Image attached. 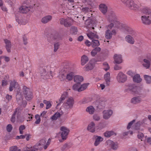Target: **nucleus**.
<instances>
[{"instance_id": "40", "label": "nucleus", "mask_w": 151, "mask_h": 151, "mask_svg": "<svg viewBox=\"0 0 151 151\" xmlns=\"http://www.w3.org/2000/svg\"><path fill=\"white\" fill-rule=\"evenodd\" d=\"M77 32L78 30L77 27H72L70 28V33L72 35L76 34L77 33Z\"/></svg>"}, {"instance_id": "58", "label": "nucleus", "mask_w": 151, "mask_h": 151, "mask_svg": "<svg viewBox=\"0 0 151 151\" xmlns=\"http://www.w3.org/2000/svg\"><path fill=\"white\" fill-rule=\"evenodd\" d=\"M2 59H4V60L6 62H8L10 60V58L9 57L5 56H1Z\"/></svg>"}, {"instance_id": "20", "label": "nucleus", "mask_w": 151, "mask_h": 151, "mask_svg": "<svg viewBox=\"0 0 151 151\" xmlns=\"http://www.w3.org/2000/svg\"><path fill=\"white\" fill-rule=\"evenodd\" d=\"M19 85L15 80L11 82L9 87V90L10 91H12L14 88L19 89Z\"/></svg>"}, {"instance_id": "38", "label": "nucleus", "mask_w": 151, "mask_h": 151, "mask_svg": "<svg viewBox=\"0 0 151 151\" xmlns=\"http://www.w3.org/2000/svg\"><path fill=\"white\" fill-rule=\"evenodd\" d=\"M86 111L88 112L90 114H92L93 113L95 109L92 106H90L87 108L86 109Z\"/></svg>"}, {"instance_id": "64", "label": "nucleus", "mask_w": 151, "mask_h": 151, "mask_svg": "<svg viewBox=\"0 0 151 151\" xmlns=\"http://www.w3.org/2000/svg\"><path fill=\"white\" fill-rule=\"evenodd\" d=\"M127 74L131 76H132L134 75L135 73L133 72L131 70H129L127 72Z\"/></svg>"}, {"instance_id": "6", "label": "nucleus", "mask_w": 151, "mask_h": 151, "mask_svg": "<svg viewBox=\"0 0 151 151\" xmlns=\"http://www.w3.org/2000/svg\"><path fill=\"white\" fill-rule=\"evenodd\" d=\"M40 78L41 80H46L52 77V71L47 72L44 68L40 69Z\"/></svg>"}, {"instance_id": "9", "label": "nucleus", "mask_w": 151, "mask_h": 151, "mask_svg": "<svg viewBox=\"0 0 151 151\" xmlns=\"http://www.w3.org/2000/svg\"><path fill=\"white\" fill-rule=\"evenodd\" d=\"M73 20L71 18L68 17L66 19L63 18L60 19V22L61 24H63L66 27L70 26L73 24Z\"/></svg>"}, {"instance_id": "23", "label": "nucleus", "mask_w": 151, "mask_h": 151, "mask_svg": "<svg viewBox=\"0 0 151 151\" xmlns=\"http://www.w3.org/2000/svg\"><path fill=\"white\" fill-rule=\"evenodd\" d=\"M104 79L105 81V84L106 86H109L110 84V74L109 72H107L104 75Z\"/></svg>"}, {"instance_id": "41", "label": "nucleus", "mask_w": 151, "mask_h": 151, "mask_svg": "<svg viewBox=\"0 0 151 151\" xmlns=\"http://www.w3.org/2000/svg\"><path fill=\"white\" fill-rule=\"evenodd\" d=\"M104 134L105 137H110L114 135H116L115 133L112 131L106 132L104 133Z\"/></svg>"}, {"instance_id": "30", "label": "nucleus", "mask_w": 151, "mask_h": 151, "mask_svg": "<svg viewBox=\"0 0 151 151\" xmlns=\"http://www.w3.org/2000/svg\"><path fill=\"white\" fill-rule=\"evenodd\" d=\"M125 40L128 43L133 44L134 42V38L130 35H127L126 36L125 38Z\"/></svg>"}, {"instance_id": "8", "label": "nucleus", "mask_w": 151, "mask_h": 151, "mask_svg": "<svg viewBox=\"0 0 151 151\" xmlns=\"http://www.w3.org/2000/svg\"><path fill=\"white\" fill-rule=\"evenodd\" d=\"M23 94L27 100H31L32 97V93L31 90L27 86H24L23 88Z\"/></svg>"}, {"instance_id": "10", "label": "nucleus", "mask_w": 151, "mask_h": 151, "mask_svg": "<svg viewBox=\"0 0 151 151\" xmlns=\"http://www.w3.org/2000/svg\"><path fill=\"white\" fill-rule=\"evenodd\" d=\"M60 130L62 132L61 136L62 139L63 140H66L68 137V135L70 132L69 130L65 127H61Z\"/></svg>"}, {"instance_id": "61", "label": "nucleus", "mask_w": 151, "mask_h": 151, "mask_svg": "<svg viewBox=\"0 0 151 151\" xmlns=\"http://www.w3.org/2000/svg\"><path fill=\"white\" fill-rule=\"evenodd\" d=\"M93 119L96 121H98L99 120L100 118L99 116L96 114L94 115L93 116Z\"/></svg>"}, {"instance_id": "15", "label": "nucleus", "mask_w": 151, "mask_h": 151, "mask_svg": "<svg viewBox=\"0 0 151 151\" xmlns=\"http://www.w3.org/2000/svg\"><path fill=\"white\" fill-rule=\"evenodd\" d=\"M74 100L73 98L70 97L67 100L66 103L64 104L65 108L69 109L71 108L74 104Z\"/></svg>"}, {"instance_id": "14", "label": "nucleus", "mask_w": 151, "mask_h": 151, "mask_svg": "<svg viewBox=\"0 0 151 151\" xmlns=\"http://www.w3.org/2000/svg\"><path fill=\"white\" fill-rule=\"evenodd\" d=\"M118 81L119 83H124L127 80V76L122 72H120L116 78Z\"/></svg>"}, {"instance_id": "34", "label": "nucleus", "mask_w": 151, "mask_h": 151, "mask_svg": "<svg viewBox=\"0 0 151 151\" xmlns=\"http://www.w3.org/2000/svg\"><path fill=\"white\" fill-rule=\"evenodd\" d=\"M88 59L87 56L83 55L81 58V63L82 65H85L88 61Z\"/></svg>"}, {"instance_id": "18", "label": "nucleus", "mask_w": 151, "mask_h": 151, "mask_svg": "<svg viewBox=\"0 0 151 151\" xmlns=\"http://www.w3.org/2000/svg\"><path fill=\"white\" fill-rule=\"evenodd\" d=\"M103 117L105 119H109L113 114V111L109 109L104 110L103 112Z\"/></svg>"}, {"instance_id": "25", "label": "nucleus", "mask_w": 151, "mask_h": 151, "mask_svg": "<svg viewBox=\"0 0 151 151\" xmlns=\"http://www.w3.org/2000/svg\"><path fill=\"white\" fill-rule=\"evenodd\" d=\"M94 137L95 139L94 145L97 146L100 144L101 142L103 141V138L102 137L98 136H94Z\"/></svg>"}, {"instance_id": "17", "label": "nucleus", "mask_w": 151, "mask_h": 151, "mask_svg": "<svg viewBox=\"0 0 151 151\" xmlns=\"http://www.w3.org/2000/svg\"><path fill=\"white\" fill-rule=\"evenodd\" d=\"M19 109L18 108H17L15 109L14 113L12 115V116L11 118V121L12 122L14 123L15 122V115L17 114L18 115L17 116V121L18 122H22V120L20 119L21 117L19 115Z\"/></svg>"}, {"instance_id": "35", "label": "nucleus", "mask_w": 151, "mask_h": 151, "mask_svg": "<svg viewBox=\"0 0 151 151\" xmlns=\"http://www.w3.org/2000/svg\"><path fill=\"white\" fill-rule=\"evenodd\" d=\"M101 48L99 47H96L91 52V55L92 56H95L97 53L99 52L101 50Z\"/></svg>"}, {"instance_id": "1", "label": "nucleus", "mask_w": 151, "mask_h": 151, "mask_svg": "<svg viewBox=\"0 0 151 151\" xmlns=\"http://www.w3.org/2000/svg\"><path fill=\"white\" fill-rule=\"evenodd\" d=\"M108 21L110 23L106 26V27L108 29H111L114 26L115 28L120 29H125L128 34L131 35L134 38L136 36V32L128 26L121 23L114 13H112L109 16L108 19Z\"/></svg>"}, {"instance_id": "53", "label": "nucleus", "mask_w": 151, "mask_h": 151, "mask_svg": "<svg viewBox=\"0 0 151 151\" xmlns=\"http://www.w3.org/2000/svg\"><path fill=\"white\" fill-rule=\"evenodd\" d=\"M12 126L11 124H8L6 127L7 131L9 132H11L12 129Z\"/></svg>"}, {"instance_id": "33", "label": "nucleus", "mask_w": 151, "mask_h": 151, "mask_svg": "<svg viewBox=\"0 0 151 151\" xmlns=\"http://www.w3.org/2000/svg\"><path fill=\"white\" fill-rule=\"evenodd\" d=\"M133 80L134 82L138 83L141 82L142 80L140 75L138 74H136L134 76Z\"/></svg>"}, {"instance_id": "44", "label": "nucleus", "mask_w": 151, "mask_h": 151, "mask_svg": "<svg viewBox=\"0 0 151 151\" xmlns=\"http://www.w3.org/2000/svg\"><path fill=\"white\" fill-rule=\"evenodd\" d=\"M60 115L61 114L60 113L57 112L55 113L53 116H52L51 118L52 120H56L57 119V118L60 117Z\"/></svg>"}, {"instance_id": "31", "label": "nucleus", "mask_w": 151, "mask_h": 151, "mask_svg": "<svg viewBox=\"0 0 151 151\" xmlns=\"http://www.w3.org/2000/svg\"><path fill=\"white\" fill-rule=\"evenodd\" d=\"M64 71L62 72L61 73L59 74V78L60 81H67L66 78V74H65Z\"/></svg>"}, {"instance_id": "48", "label": "nucleus", "mask_w": 151, "mask_h": 151, "mask_svg": "<svg viewBox=\"0 0 151 151\" xmlns=\"http://www.w3.org/2000/svg\"><path fill=\"white\" fill-rule=\"evenodd\" d=\"M25 126L24 125H21L19 126V130L20 134H22L23 133V130L25 129Z\"/></svg>"}, {"instance_id": "59", "label": "nucleus", "mask_w": 151, "mask_h": 151, "mask_svg": "<svg viewBox=\"0 0 151 151\" xmlns=\"http://www.w3.org/2000/svg\"><path fill=\"white\" fill-rule=\"evenodd\" d=\"M45 143L46 140L45 139H41L40 141L39 145H43L45 144Z\"/></svg>"}, {"instance_id": "3", "label": "nucleus", "mask_w": 151, "mask_h": 151, "mask_svg": "<svg viewBox=\"0 0 151 151\" xmlns=\"http://www.w3.org/2000/svg\"><path fill=\"white\" fill-rule=\"evenodd\" d=\"M121 0L123 3L131 10L137 11L140 9V5L135 2L133 0Z\"/></svg>"}, {"instance_id": "21", "label": "nucleus", "mask_w": 151, "mask_h": 151, "mask_svg": "<svg viewBox=\"0 0 151 151\" xmlns=\"http://www.w3.org/2000/svg\"><path fill=\"white\" fill-rule=\"evenodd\" d=\"M107 145L114 150H116L118 147V144L117 142H114L111 140L107 141Z\"/></svg>"}, {"instance_id": "22", "label": "nucleus", "mask_w": 151, "mask_h": 151, "mask_svg": "<svg viewBox=\"0 0 151 151\" xmlns=\"http://www.w3.org/2000/svg\"><path fill=\"white\" fill-rule=\"evenodd\" d=\"M61 39V37L59 34L56 33L54 35H51L50 39L48 38L49 42H51V41L55 40H59Z\"/></svg>"}, {"instance_id": "51", "label": "nucleus", "mask_w": 151, "mask_h": 151, "mask_svg": "<svg viewBox=\"0 0 151 151\" xmlns=\"http://www.w3.org/2000/svg\"><path fill=\"white\" fill-rule=\"evenodd\" d=\"M98 88L99 89H101V90H103L105 88V85L104 84H98L97 85Z\"/></svg>"}, {"instance_id": "37", "label": "nucleus", "mask_w": 151, "mask_h": 151, "mask_svg": "<svg viewBox=\"0 0 151 151\" xmlns=\"http://www.w3.org/2000/svg\"><path fill=\"white\" fill-rule=\"evenodd\" d=\"M94 67V65L89 62L86 65L85 70L86 71L91 70Z\"/></svg>"}, {"instance_id": "26", "label": "nucleus", "mask_w": 151, "mask_h": 151, "mask_svg": "<svg viewBox=\"0 0 151 151\" xmlns=\"http://www.w3.org/2000/svg\"><path fill=\"white\" fill-rule=\"evenodd\" d=\"M83 80V77L81 76L76 75L74 77V81L77 83L80 84Z\"/></svg>"}, {"instance_id": "4", "label": "nucleus", "mask_w": 151, "mask_h": 151, "mask_svg": "<svg viewBox=\"0 0 151 151\" xmlns=\"http://www.w3.org/2000/svg\"><path fill=\"white\" fill-rule=\"evenodd\" d=\"M74 68L71 66H66L64 68L62 71H64L66 73V78L67 81H72L74 77V73L73 72Z\"/></svg>"}, {"instance_id": "13", "label": "nucleus", "mask_w": 151, "mask_h": 151, "mask_svg": "<svg viewBox=\"0 0 151 151\" xmlns=\"http://www.w3.org/2000/svg\"><path fill=\"white\" fill-rule=\"evenodd\" d=\"M116 31L115 29H113L111 30L107 29L105 32V37L107 39H111L112 36L116 35Z\"/></svg>"}, {"instance_id": "29", "label": "nucleus", "mask_w": 151, "mask_h": 151, "mask_svg": "<svg viewBox=\"0 0 151 151\" xmlns=\"http://www.w3.org/2000/svg\"><path fill=\"white\" fill-rule=\"evenodd\" d=\"M52 19V16L51 15H47L43 17L42 19V22L44 24L50 21Z\"/></svg>"}, {"instance_id": "46", "label": "nucleus", "mask_w": 151, "mask_h": 151, "mask_svg": "<svg viewBox=\"0 0 151 151\" xmlns=\"http://www.w3.org/2000/svg\"><path fill=\"white\" fill-rule=\"evenodd\" d=\"M35 118L36 120L35 122V123L37 124H39L41 121L40 116L39 114H36L35 115Z\"/></svg>"}, {"instance_id": "39", "label": "nucleus", "mask_w": 151, "mask_h": 151, "mask_svg": "<svg viewBox=\"0 0 151 151\" xmlns=\"http://www.w3.org/2000/svg\"><path fill=\"white\" fill-rule=\"evenodd\" d=\"M88 84V83H84L81 85L79 89V92H81L85 90L87 88Z\"/></svg>"}, {"instance_id": "50", "label": "nucleus", "mask_w": 151, "mask_h": 151, "mask_svg": "<svg viewBox=\"0 0 151 151\" xmlns=\"http://www.w3.org/2000/svg\"><path fill=\"white\" fill-rule=\"evenodd\" d=\"M60 45L58 42L55 43L54 45V51L55 52L57 51Z\"/></svg>"}, {"instance_id": "62", "label": "nucleus", "mask_w": 151, "mask_h": 151, "mask_svg": "<svg viewBox=\"0 0 151 151\" xmlns=\"http://www.w3.org/2000/svg\"><path fill=\"white\" fill-rule=\"evenodd\" d=\"M27 37L26 36L24 35L23 37V41L24 42V44L25 45H26L27 43Z\"/></svg>"}, {"instance_id": "5", "label": "nucleus", "mask_w": 151, "mask_h": 151, "mask_svg": "<svg viewBox=\"0 0 151 151\" xmlns=\"http://www.w3.org/2000/svg\"><path fill=\"white\" fill-rule=\"evenodd\" d=\"M139 87L135 86L134 85L129 84L125 86V91L132 93L134 95L139 94Z\"/></svg>"}, {"instance_id": "19", "label": "nucleus", "mask_w": 151, "mask_h": 151, "mask_svg": "<svg viewBox=\"0 0 151 151\" xmlns=\"http://www.w3.org/2000/svg\"><path fill=\"white\" fill-rule=\"evenodd\" d=\"M99 8L101 12L104 14H105L107 12L108 7L105 4H100L99 6Z\"/></svg>"}, {"instance_id": "63", "label": "nucleus", "mask_w": 151, "mask_h": 151, "mask_svg": "<svg viewBox=\"0 0 151 151\" xmlns=\"http://www.w3.org/2000/svg\"><path fill=\"white\" fill-rule=\"evenodd\" d=\"M7 81L6 80H2V86H6L7 84Z\"/></svg>"}, {"instance_id": "24", "label": "nucleus", "mask_w": 151, "mask_h": 151, "mask_svg": "<svg viewBox=\"0 0 151 151\" xmlns=\"http://www.w3.org/2000/svg\"><path fill=\"white\" fill-rule=\"evenodd\" d=\"M114 59L115 63L119 64L122 62V59L121 55L115 54L114 56Z\"/></svg>"}, {"instance_id": "32", "label": "nucleus", "mask_w": 151, "mask_h": 151, "mask_svg": "<svg viewBox=\"0 0 151 151\" xmlns=\"http://www.w3.org/2000/svg\"><path fill=\"white\" fill-rule=\"evenodd\" d=\"M141 101V99L139 96L134 97L131 100V102L133 104H137L139 103Z\"/></svg>"}, {"instance_id": "60", "label": "nucleus", "mask_w": 151, "mask_h": 151, "mask_svg": "<svg viewBox=\"0 0 151 151\" xmlns=\"http://www.w3.org/2000/svg\"><path fill=\"white\" fill-rule=\"evenodd\" d=\"M135 121V120H133L132 121L130 122L128 124L127 126V129H129L131 128V127Z\"/></svg>"}, {"instance_id": "47", "label": "nucleus", "mask_w": 151, "mask_h": 151, "mask_svg": "<svg viewBox=\"0 0 151 151\" xmlns=\"http://www.w3.org/2000/svg\"><path fill=\"white\" fill-rule=\"evenodd\" d=\"M143 122L142 121H139L136 124L135 126V129H139V127L143 125Z\"/></svg>"}, {"instance_id": "42", "label": "nucleus", "mask_w": 151, "mask_h": 151, "mask_svg": "<svg viewBox=\"0 0 151 151\" xmlns=\"http://www.w3.org/2000/svg\"><path fill=\"white\" fill-rule=\"evenodd\" d=\"M92 45L93 47L99 46L100 45L99 41L98 40L93 39L92 40Z\"/></svg>"}, {"instance_id": "28", "label": "nucleus", "mask_w": 151, "mask_h": 151, "mask_svg": "<svg viewBox=\"0 0 151 151\" xmlns=\"http://www.w3.org/2000/svg\"><path fill=\"white\" fill-rule=\"evenodd\" d=\"M87 35L89 38L91 40H93L95 39H98V36L96 35V32H89L87 34Z\"/></svg>"}, {"instance_id": "11", "label": "nucleus", "mask_w": 151, "mask_h": 151, "mask_svg": "<svg viewBox=\"0 0 151 151\" xmlns=\"http://www.w3.org/2000/svg\"><path fill=\"white\" fill-rule=\"evenodd\" d=\"M101 125L99 124L98 126L96 127L95 126V124L93 122H91L90 123L87 128V130L91 132H95L96 129H100L102 128L100 127Z\"/></svg>"}, {"instance_id": "45", "label": "nucleus", "mask_w": 151, "mask_h": 151, "mask_svg": "<svg viewBox=\"0 0 151 151\" xmlns=\"http://www.w3.org/2000/svg\"><path fill=\"white\" fill-rule=\"evenodd\" d=\"M78 83H76L74 84L73 86V89L75 91H77L79 92V89L80 87V85Z\"/></svg>"}, {"instance_id": "55", "label": "nucleus", "mask_w": 151, "mask_h": 151, "mask_svg": "<svg viewBox=\"0 0 151 151\" xmlns=\"http://www.w3.org/2000/svg\"><path fill=\"white\" fill-rule=\"evenodd\" d=\"M69 145L67 144H65L63 145V146L61 148V150L62 151H64L69 148Z\"/></svg>"}, {"instance_id": "16", "label": "nucleus", "mask_w": 151, "mask_h": 151, "mask_svg": "<svg viewBox=\"0 0 151 151\" xmlns=\"http://www.w3.org/2000/svg\"><path fill=\"white\" fill-rule=\"evenodd\" d=\"M142 23L146 25H149L151 23V15L143 16L141 17Z\"/></svg>"}, {"instance_id": "49", "label": "nucleus", "mask_w": 151, "mask_h": 151, "mask_svg": "<svg viewBox=\"0 0 151 151\" xmlns=\"http://www.w3.org/2000/svg\"><path fill=\"white\" fill-rule=\"evenodd\" d=\"M103 65L104 66V69L106 71H107L109 69V67L108 64L107 62H105L103 63Z\"/></svg>"}, {"instance_id": "43", "label": "nucleus", "mask_w": 151, "mask_h": 151, "mask_svg": "<svg viewBox=\"0 0 151 151\" xmlns=\"http://www.w3.org/2000/svg\"><path fill=\"white\" fill-rule=\"evenodd\" d=\"M144 77L147 83H151V76L147 75H145Z\"/></svg>"}, {"instance_id": "52", "label": "nucleus", "mask_w": 151, "mask_h": 151, "mask_svg": "<svg viewBox=\"0 0 151 151\" xmlns=\"http://www.w3.org/2000/svg\"><path fill=\"white\" fill-rule=\"evenodd\" d=\"M6 2L8 3L9 4L12 6L15 3V0H4Z\"/></svg>"}, {"instance_id": "7", "label": "nucleus", "mask_w": 151, "mask_h": 151, "mask_svg": "<svg viewBox=\"0 0 151 151\" xmlns=\"http://www.w3.org/2000/svg\"><path fill=\"white\" fill-rule=\"evenodd\" d=\"M142 65L146 69L151 70V54H147L143 60Z\"/></svg>"}, {"instance_id": "27", "label": "nucleus", "mask_w": 151, "mask_h": 151, "mask_svg": "<svg viewBox=\"0 0 151 151\" xmlns=\"http://www.w3.org/2000/svg\"><path fill=\"white\" fill-rule=\"evenodd\" d=\"M4 42L6 44V47L7 51L8 52H10L11 47V44L10 41L7 39H5L4 40Z\"/></svg>"}, {"instance_id": "12", "label": "nucleus", "mask_w": 151, "mask_h": 151, "mask_svg": "<svg viewBox=\"0 0 151 151\" xmlns=\"http://www.w3.org/2000/svg\"><path fill=\"white\" fill-rule=\"evenodd\" d=\"M17 101L18 104L21 107H25L27 105V102L26 101L23 100L22 97L21 95L19 94V93L16 96Z\"/></svg>"}, {"instance_id": "56", "label": "nucleus", "mask_w": 151, "mask_h": 151, "mask_svg": "<svg viewBox=\"0 0 151 151\" xmlns=\"http://www.w3.org/2000/svg\"><path fill=\"white\" fill-rule=\"evenodd\" d=\"M137 136L138 138L141 139V140H142V139L144 138V135L142 133L139 132Z\"/></svg>"}, {"instance_id": "2", "label": "nucleus", "mask_w": 151, "mask_h": 151, "mask_svg": "<svg viewBox=\"0 0 151 151\" xmlns=\"http://www.w3.org/2000/svg\"><path fill=\"white\" fill-rule=\"evenodd\" d=\"M36 5L33 0L25 1L19 7V11L21 13H26L29 11L30 9L36 7Z\"/></svg>"}, {"instance_id": "36", "label": "nucleus", "mask_w": 151, "mask_h": 151, "mask_svg": "<svg viewBox=\"0 0 151 151\" xmlns=\"http://www.w3.org/2000/svg\"><path fill=\"white\" fill-rule=\"evenodd\" d=\"M68 95V93L67 92H64L63 93V94L62 95L60 99H59V101L60 103L63 102L65 98L67 97Z\"/></svg>"}, {"instance_id": "57", "label": "nucleus", "mask_w": 151, "mask_h": 151, "mask_svg": "<svg viewBox=\"0 0 151 151\" xmlns=\"http://www.w3.org/2000/svg\"><path fill=\"white\" fill-rule=\"evenodd\" d=\"M51 142V139L49 138L47 142H46V144L44 146V148L45 149H46L47 148L48 146L49 145Z\"/></svg>"}, {"instance_id": "54", "label": "nucleus", "mask_w": 151, "mask_h": 151, "mask_svg": "<svg viewBox=\"0 0 151 151\" xmlns=\"http://www.w3.org/2000/svg\"><path fill=\"white\" fill-rule=\"evenodd\" d=\"M17 150V147L16 146L11 147L9 148L10 151H16Z\"/></svg>"}]
</instances>
